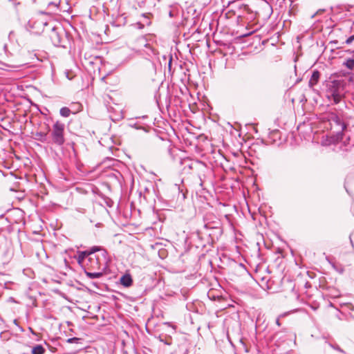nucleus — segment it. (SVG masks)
Segmentation results:
<instances>
[{"label":"nucleus","mask_w":354,"mask_h":354,"mask_svg":"<svg viewBox=\"0 0 354 354\" xmlns=\"http://www.w3.org/2000/svg\"><path fill=\"white\" fill-rule=\"evenodd\" d=\"M249 15H250V17H248V19H250L251 21H252L254 23L259 22V19L261 18L260 12L256 11L254 12H251Z\"/></svg>","instance_id":"nucleus-19"},{"label":"nucleus","mask_w":354,"mask_h":354,"mask_svg":"<svg viewBox=\"0 0 354 354\" xmlns=\"http://www.w3.org/2000/svg\"><path fill=\"white\" fill-rule=\"evenodd\" d=\"M346 131V130H342V129L341 131H337L335 133V134L331 136L333 142L338 143V142L343 141V140L345 138V131Z\"/></svg>","instance_id":"nucleus-15"},{"label":"nucleus","mask_w":354,"mask_h":354,"mask_svg":"<svg viewBox=\"0 0 354 354\" xmlns=\"http://www.w3.org/2000/svg\"><path fill=\"white\" fill-rule=\"evenodd\" d=\"M189 350L187 348H185L183 353V354H188Z\"/></svg>","instance_id":"nucleus-50"},{"label":"nucleus","mask_w":354,"mask_h":354,"mask_svg":"<svg viewBox=\"0 0 354 354\" xmlns=\"http://www.w3.org/2000/svg\"><path fill=\"white\" fill-rule=\"evenodd\" d=\"M65 125L59 121H56L53 125L50 133L52 143L62 147L65 142L64 137Z\"/></svg>","instance_id":"nucleus-4"},{"label":"nucleus","mask_w":354,"mask_h":354,"mask_svg":"<svg viewBox=\"0 0 354 354\" xmlns=\"http://www.w3.org/2000/svg\"><path fill=\"white\" fill-rule=\"evenodd\" d=\"M153 192H154L156 198L158 200V201H160L165 205H167V203L166 202V201L160 196L158 190H156L155 189V187H153Z\"/></svg>","instance_id":"nucleus-29"},{"label":"nucleus","mask_w":354,"mask_h":354,"mask_svg":"<svg viewBox=\"0 0 354 354\" xmlns=\"http://www.w3.org/2000/svg\"><path fill=\"white\" fill-rule=\"evenodd\" d=\"M13 323L19 328V330L21 332H24V329L23 328V327H21L19 324V322L17 321V319H14L13 321Z\"/></svg>","instance_id":"nucleus-40"},{"label":"nucleus","mask_w":354,"mask_h":354,"mask_svg":"<svg viewBox=\"0 0 354 354\" xmlns=\"http://www.w3.org/2000/svg\"><path fill=\"white\" fill-rule=\"evenodd\" d=\"M100 252H101V254L102 256L104 258V259H106V256L108 254V252H107V250L104 248H103L102 247V250H100Z\"/></svg>","instance_id":"nucleus-39"},{"label":"nucleus","mask_w":354,"mask_h":354,"mask_svg":"<svg viewBox=\"0 0 354 354\" xmlns=\"http://www.w3.org/2000/svg\"><path fill=\"white\" fill-rule=\"evenodd\" d=\"M351 141V137L350 136H348L344 138V139L343 140L342 142H343V144L344 146H347L348 145L350 144Z\"/></svg>","instance_id":"nucleus-36"},{"label":"nucleus","mask_w":354,"mask_h":354,"mask_svg":"<svg viewBox=\"0 0 354 354\" xmlns=\"http://www.w3.org/2000/svg\"><path fill=\"white\" fill-rule=\"evenodd\" d=\"M100 250H102V247L98 245H93L85 250L88 256V261L91 263V267L93 268L95 267L97 268H100L99 259L96 256L93 257L92 255Z\"/></svg>","instance_id":"nucleus-7"},{"label":"nucleus","mask_w":354,"mask_h":354,"mask_svg":"<svg viewBox=\"0 0 354 354\" xmlns=\"http://www.w3.org/2000/svg\"><path fill=\"white\" fill-rule=\"evenodd\" d=\"M174 98H175V101L180 100V97H178V96H177V95H176V96L174 97Z\"/></svg>","instance_id":"nucleus-54"},{"label":"nucleus","mask_w":354,"mask_h":354,"mask_svg":"<svg viewBox=\"0 0 354 354\" xmlns=\"http://www.w3.org/2000/svg\"><path fill=\"white\" fill-rule=\"evenodd\" d=\"M344 65L348 69L353 70L354 68V59L353 57L347 58L344 62Z\"/></svg>","instance_id":"nucleus-22"},{"label":"nucleus","mask_w":354,"mask_h":354,"mask_svg":"<svg viewBox=\"0 0 354 354\" xmlns=\"http://www.w3.org/2000/svg\"><path fill=\"white\" fill-rule=\"evenodd\" d=\"M281 132L278 129L272 130L269 132V138L275 142L277 138L280 137Z\"/></svg>","instance_id":"nucleus-21"},{"label":"nucleus","mask_w":354,"mask_h":354,"mask_svg":"<svg viewBox=\"0 0 354 354\" xmlns=\"http://www.w3.org/2000/svg\"><path fill=\"white\" fill-rule=\"evenodd\" d=\"M346 192L350 195L349 191L345 187Z\"/></svg>","instance_id":"nucleus-62"},{"label":"nucleus","mask_w":354,"mask_h":354,"mask_svg":"<svg viewBox=\"0 0 354 354\" xmlns=\"http://www.w3.org/2000/svg\"><path fill=\"white\" fill-rule=\"evenodd\" d=\"M3 217H4V214H1V215H0V218H3Z\"/></svg>","instance_id":"nucleus-61"},{"label":"nucleus","mask_w":354,"mask_h":354,"mask_svg":"<svg viewBox=\"0 0 354 354\" xmlns=\"http://www.w3.org/2000/svg\"><path fill=\"white\" fill-rule=\"evenodd\" d=\"M168 8H169L168 15H169V18H171V19L176 18L179 15L180 6L179 5L178 3L175 2L171 4H169L168 6Z\"/></svg>","instance_id":"nucleus-9"},{"label":"nucleus","mask_w":354,"mask_h":354,"mask_svg":"<svg viewBox=\"0 0 354 354\" xmlns=\"http://www.w3.org/2000/svg\"><path fill=\"white\" fill-rule=\"evenodd\" d=\"M188 22V18L187 17H185L183 15V19L180 22H174L173 23V25L177 28H179L180 27H183V26H185L187 25Z\"/></svg>","instance_id":"nucleus-25"},{"label":"nucleus","mask_w":354,"mask_h":354,"mask_svg":"<svg viewBox=\"0 0 354 354\" xmlns=\"http://www.w3.org/2000/svg\"><path fill=\"white\" fill-rule=\"evenodd\" d=\"M109 177H113L115 178L119 183H121V179L122 178V175L118 171H112L109 174Z\"/></svg>","instance_id":"nucleus-24"},{"label":"nucleus","mask_w":354,"mask_h":354,"mask_svg":"<svg viewBox=\"0 0 354 354\" xmlns=\"http://www.w3.org/2000/svg\"><path fill=\"white\" fill-rule=\"evenodd\" d=\"M203 230H212L214 239H220L223 234L222 223L214 214L207 213L203 216Z\"/></svg>","instance_id":"nucleus-2"},{"label":"nucleus","mask_w":354,"mask_h":354,"mask_svg":"<svg viewBox=\"0 0 354 354\" xmlns=\"http://www.w3.org/2000/svg\"><path fill=\"white\" fill-rule=\"evenodd\" d=\"M28 330H30V332L33 335L38 336V333H37L36 331H35V330L32 329V328L29 327V328H28Z\"/></svg>","instance_id":"nucleus-42"},{"label":"nucleus","mask_w":354,"mask_h":354,"mask_svg":"<svg viewBox=\"0 0 354 354\" xmlns=\"http://www.w3.org/2000/svg\"><path fill=\"white\" fill-rule=\"evenodd\" d=\"M129 127H132V128H134L137 130H143L146 132H147L148 131L146 129L145 127L141 126L140 124H138L137 122H134V123H129Z\"/></svg>","instance_id":"nucleus-28"},{"label":"nucleus","mask_w":354,"mask_h":354,"mask_svg":"<svg viewBox=\"0 0 354 354\" xmlns=\"http://www.w3.org/2000/svg\"><path fill=\"white\" fill-rule=\"evenodd\" d=\"M183 196L184 198H185L187 197L185 194H183Z\"/></svg>","instance_id":"nucleus-63"},{"label":"nucleus","mask_w":354,"mask_h":354,"mask_svg":"<svg viewBox=\"0 0 354 354\" xmlns=\"http://www.w3.org/2000/svg\"><path fill=\"white\" fill-rule=\"evenodd\" d=\"M350 241H351V243L352 246H353V241H352L351 237H350Z\"/></svg>","instance_id":"nucleus-58"},{"label":"nucleus","mask_w":354,"mask_h":354,"mask_svg":"<svg viewBox=\"0 0 354 354\" xmlns=\"http://www.w3.org/2000/svg\"><path fill=\"white\" fill-rule=\"evenodd\" d=\"M167 55H162V59H163L164 60H166V59H167Z\"/></svg>","instance_id":"nucleus-55"},{"label":"nucleus","mask_w":354,"mask_h":354,"mask_svg":"<svg viewBox=\"0 0 354 354\" xmlns=\"http://www.w3.org/2000/svg\"><path fill=\"white\" fill-rule=\"evenodd\" d=\"M330 120L334 122L337 125L341 126L342 130H346L348 124L344 122L339 116L335 113H331Z\"/></svg>","instance_id":"nucleus-11"},{"label":"nucleus","mask_w":354,"mask_h":354,"mask_svg":"<svg viewBox=\"0 0 354 354\" xmlns=\"http://www.w3.org/2000/svg\"><path fill=\"white\" fill-rule=\"evenodd\" d=\"M3 50H4V52H5L6 53H7V51H8V45H7L6 44H5L3 45Z\"/></svg>","instance_id":"nucleus-48"},{"label":"nucleus","mask_w":354,"mask_h":354,"mask_svg":"<svg viewBox=\"0 0 354 354\" xmlns=\"http://www.w3.org/2000/svg\"><path fill=\"white\" fill-rule=\"evenodd\" d=\"M97 194L102 198H106V197L105 196V195H104L102 193H101L99 190H98V193H97Z\"/></svg>","instance_id":"nucleus-45"},{"label":"nucleus","mask_w":354,"mask_h":354,"mask_svg":"<svg viewBox=\"0 0 354 354\" xmlns=\"http://www.w3.org/2000/svg\"><path fill=\"white\" fill-rule=\"evenodd\" d=\"M354 41V35L349 36L343 44H351Z\"/></svg>","instance_id":"nucleus-34"},{"label":"nucleus","mask_w":354,"mask_h":354,"mask_svg":"<svg viewBox=\"0 0 354 354\" xmlns=\"http://www.w3.org/2000/svg\"><path fill=\"white\" fill-rule=\"evenodd\" d=\"M142 17L144 18H146L148 19V21H147V25L149 26L151 25V22L150 21V19L153 17V15L151 12H145L142 14Z\"/></svg>","instance_id":"nucleus-31"},{"label":"nucleus","mask_w":354,"mask_h":354,"mask_svg":"<svg viewBox=\"0 0 354 354\" xmlns=\"http://www.w3.org/2000/svg\"><path fill=\"white\" fill-rule=\"evenodd\" d=\"M214 233L212 230H197L196 232V235L197 239L201 241V243L196 245V248H205L206 245H209L213 246V245L219 239H214L213 235H210V234Z\"/></svg>","instance_id":"nucleus-5"},{"label":"nucleus","mask_w":354,"mask_h":354,"mask_svg":"<svg viewBox=\"0 0 354 354\" xmlns=\"http://www.w3.org/2000/svg\"><path fill=\"white\" fill-rule=\"evenodd\" d=\"M75 258L77 259L78 265L80 266L82 269L86 268V266L84 264V261L86 258L88 259V256L85 250L77 251V257H75Z\"/></svg>","instance_id":"nucleus-12"},{"label":"nucleus","mask_w":354,"mask_h":354,"mask_svg":"<svg viewBox=\"0 0 354 354\" xmlns=\"http://www.w3.org/2000/svg\"><path fill=\"white\" fill-rule=\"evenodd\" d=\"M13 253L11 251V243L8 241L0 245V261L3 265L8 264L12 258Z\"/></svg>","instance_id":"nucleus-6"},{"label":"nucleus","mask_w":354,"mask_h":354,"mask_svg":"<svg viewBox=\"0 0 354 354\" xmlns=\"http://www.w3.org/2000/svg\"><path fill=\"white\" fill-rule=\"evenodd\" d=\"M71 113V110L67 106H63L59 110L60 115L64 118L69 117Z\"/></svg>","instance_id":"nucleus-20"},{"label":"nucleus","mask_w":354,"mask_h":354,"mask_svg":"<svg viewBox=\"0 0 354 354\" xmlns=\"http://www.w3.org/2000/svg\"><path fill=\"white\" fill-rule=\"evenodd\" d=\"M14 35H15L14 31H10V32H9V35H8V39H9V40H10V41H12V37L14 36Z\"/></svg>","instance_id":"nucleus-44"},{"label":"nucleus","mask_w":354,"mask_h":354,"mask_svg":"<svg viewBox=\"0 0 354 354\" xmlns=\"http://www.w3.org/2000/svg\"><path fill=\"white\" fill-rule=\"evenodd\" d=\"M199 179H200V185L203 186V181H202L201 177L200 176H199Z\"/></svg>","instance_id":"nucleus-53"},{"label":"nucleus","mask_w":354,"mask_h":354,"mask_svg":"<svg viewBox=\"0 0 354 354\" xmlns=\"http://www.w3.org/2000/svg\"><path fill=\"white\" fill-rule=\"evenodd\" d=\"M120 283L124 288H129L133 285V278L131 274L129 272H126L123 274L120 279Z\"/></svg>","instance_id":"nucleus-8"},{"label":"nucleus","mask_w":354,"mask_h":354,"mask_svg":"<svg viewBox=\"0 0 354 354\" xmlns=\"http://www.w3.org/2000/svg\"><path fill=\"white\" fill-rule=\"evenodd\" d=\"M10 299L11 301H12L13 302H16V301H15V299H14L13 297H10Z\"/></svg>","instance_id":"nucleus-57"},{"label":"nucleus","mask_w":354,"mask_h":354,"mask_svg":"<svg viewBox=\"0 0 354 354\" xmlns=\"http://www.w3.org/2000/svg\"><path fill=\"white\" fill-rule=\"evenodd\" d=\"M227 339H228V341H229V342L230 343V344H231L233 347H234V344H233L232 341L230 339V338L229 335H227Z\"/></svg>","instance_id":"nucleus-49"},{"label":"nucleus","mask_w":354,"mask_h":354,"mask_svg":"<svg viewBox=\"0 0 354 354\" xmlns=\"http://www.w3.org/2000/svg\"><path fill=\"white\" fill-rule=\"evenodd\" d=\"M59 3H56L53 2V1H50V2L48 3V7L54 6V7H55V8H57L58 9L59 8Z\"/></svg>","instance_id":"nucleus-41"},{"label":"nucleus","mask_w":354,"mask_h":354,"mask_svg":"<svg viewBox=\"0 0 354 354\" xmlns=\"http://www.w3.org/2000/svg\"><path fill=\"white\" fill-rule=\"evenodd\" d=\"M192 10L193 11V13H192L193 17L192 19V22L191 24V28L196 26V24H198V22L199 21V16H198V14H197V12H196V9L189 8V10L187 11V12L189 13Z\"/></svg>","instance_id":"nucleus-18"},{"label":"nucleus","mask_w":354,"mask_h":354,"mask_svg":"<svg viewBox=\"0 0 354 354\" xmlns=\"http://www.w3.org/2000/svg\"><path fill=\"white\" fill-rule=\"evenodd\" d=\"M54 292L57 294V295H59V296H61L62 297H63L64 299L67 298V297L65 295V293H64L63 292H62L61 290H59L58 289L54 290Z\"/></svg>","instance_id":"nucleus-37"},{"label":"nucleus","mask_w":354,"mask_h":354,"mask_svg":"<svg viewBox=\"0 0 354 354\" xmlns=\"http://www.w3.org/2000/svg\"><path fill=\"white\" fill-rule=\"evenodd\" d=\"M279 317L276 319L275 323L278 326H281V324L279 320Z\"/></svg>","instance_id":"nucleus-46"},{"label":"nucleus","mask_w":354,"mask_h":354,"mask_svg":"<svg viewBox=\"0 0 354 354\" xmlns=\"http://www.w3.org/2000/svg\"><path fill=\"white\" fill-rule=\"evenodd\" d=\"M83 270L86 276L90 279H100L104 275L102 272H88L86 268H84Z\"/></svg>","instance_id":"nucleus-16"},{"label":"nucleus","mask_w":354,"mask_h":354,"mask_svg":"<svg viewBox=\"0 0 354 354\" xmlns=\"http://www.w3.org/2000/svg\"><path fill=\"white\" fill-rule=\"evenodd\" d=\"M1 231L2 230L0 229V245L3 244L5 242L8 241L6 236L1 235Z\"/></svg>","instance_id":"nucleus-35"},{"label":"nucleus","mask_w":354,"mask_h":354,"mask_svg":"<svg viewBox=\"0 0 354 354\" xmlns=\"http://www.w3.org/2000/svg\"><path fill=\"white\" fill-rule=\"evenodd\" d=\"M46 348L42 344H36L32 347L31 354H44Z\"/></svg>","instance_id":"nucleus-17"},{"label":"nucleus","mask_w":354,"mask_h":354,"mask_svg":"<svg viewBox=\"0 0 354 354\" xmlns=\"http://www.w3.org/2000/svg\"><path fill=\"white\" fill-rule=\"evenodd\" d=\"M100 225V223H97L96 224V226H97V227H98Z\"/></svg>","instance_id":"nucleus-64"},{"label":"nucleus","mask_w":354,"mask_h":354,"mask_svg":"<svg viewBox=\"0 0 354 354\" xmlns=\"http://www.w3.org/2000/svg\"><path fill=\"white\" fill-rule=\"evenodd\" d=\"M118 299V298L117 297V296H115V295H112V299H113V301H116Z\"/></svg>","instance_id":"nucleus-51"},{"label":"nucleus","mask_w":354,"mask_h":354,"mask_svg":"<svg viewBox=\"0 0 354 354\" xmlns=\"http://www.w3.org/2000/svg\"><path fill=\"white\" fill-rule=\"evenodd\" d=\"M33 139L42 143L48 142V137L46 133L37 131L33 136Z\"/></svg>","instance_id":"nucleus-13"},{"label":"nucleus","mask_w":354,"mask_h":354,"mask_svg":"<svg viewBox=\"0 0 354 354\" xmlns=\"http://www.w3.org/2000/svg\"><path fill=\"white\" fill-rule=\"evenodd\" d=\"M50 39L56 47L66 48L71 44L72 39L70 32L65 30L62 26H54L50 33Z\"/></svg>","instance_id":"nucleus-1"},{"label":"nucleus","mask_w":354,"mask_h":354,"mask_svg":"<svg viewBox=\"0 0 354 354\" xmlns=\"http://www.w3.org/2000/svg\"><path fill=\"white\" fill-rule=\"evenodd\" d=\"M346 87V82L343 79H333L327 84L328 96L332 99L335 104H338L342 97V91Z\"/></svg>","instance_id":"nucleus-3"},{"label":"nucleus","mask_w":354,"mask_h":354,"mask_svg":"<svg viewBox=\"0 0 354 354\" xmlns=\"http://www.w3.org/2000/svg\"><path fill=\"white\" fill-rule=\"evenodd\" d=\"M253 32L254 31H252V32H250L248 33H245V34L241 35L239 37H236V39L241 40L243 37H248V36H250L253 33Z\"/></svg>","instance_id":"nucleus-38"},{"label":"nucleus","mask_w":354,"mask_h":354,"mask_svg":"<svg viewBox=\"0 0 354 354\" xmlns=\"http://www.w3.org/2000/svg\"><path fill=\"white\" fill-rule=\"evenodd\" d=\"M169 61H168V71L170 73L171 71V67H172V62H173V55L171 53H169Z\"/></svg>","instance_id":"nucleus-32"},{"label":"nucleus","mask_w":354,"mask_h":354,"mask_svg":"<svg viewBox=\"0 0 354 354\" xmlns=\"http://www.w3.org/2000/svg\"><path fill=\"white\" fill-rule=\"evenodd\" d=\"M264 10H265L266 14L263 18H264V19H266L270 17V15L272 12V6L266 2V8H264Z\"/></svg>","instance_id":"nucleus-26"},{"label":"nucleus","mask_w":354,"mask_h":354,"mask_svg":"<svg viewBox=\"0 0 354 354\" xmlns=\"http://www.w3.org/2000/svg\"><path fill=\"white\" fill-rule=\"evenodd\" d=\"M324 9H323V10H319L317 11V12H324Z\"/></svg>","instance_id":"nucleus-60"},{"label":"nucleus","mask_w":354,"mask_h":354,"mask_svg":"<svg viewBox=\"0 0 354 354\" xmlns=\"http://www.w3.org/2000/svg\"><path fill=\"white\" fill-rule=\"evenodd\" d=\"M239 341H240V342H241V344H243L244 345V343H243V339H242L241 338L239 339Z\"/></svg>","instance_id":"nucleus-59"},{"label":"nucleus","mask_w":354,"mask_h":354,"mask_svg":"<svg viewBox=\"0 0 354 354\" xmlns=\"http://www.w3.org/2000/svg\"><path fill=\"white\" fill-rule=\"evenodd\" d=\"M348 81H349V82H353V76H350V77H348Z\"/></svg>","instance_id":"nucleus-52"},{"label":"nucleus","mask_w":354,"mask_h":354,"mask_svg":"<svg viewBox=\"0 0 354 354\" xmlns=\"http://www.w3.org/2000/svg\"><path fill=\"white\" fill-rule=\"evenodd\" d=\"M160 341L163 342L166 345H171V337H166L165 339H162L160 337Z\"/></svg>","instance_id":"nucleus-33"},{"label":"nucleus","mask_w":354,"mask_h":354,"mask_svg":"<svg viewBox=\"0 0 354 354\" xmlns=\"http://www.w3.org/2000/svg\"><path fill=\"white\" fill-rule=\"evenodd\" d=\"M145 47L148 49L147 54L149 55H153L154 56H158L159 55V52L156 48L152 47L150 44H147L145 45Z\"/></svg>","instance_id":"nucleus-23"},{"label":"nucleus","mask_w":354,"mask_h":354,"mask_svg":"<svg viewBox=\"0 0 354 354\" xmlns=\"http://www.w3.org/2000/svg\"><path fill=\"white\" fill-rule=\"evenodd\" d=\"M92 286H95V288L100 289V283L98 282L93 281L91 283Z\"/></svg>","instance_id":"nucleus-43"},{"label":"nucleus","mask_w":354,"mask_h":354,"mask_svg":"<svg viewBox=\"0 0 354 354\" xmlns=\"http://www.w3.org/2000/svg\"><path fill=\"white\" fill-rule=\"evenodd\" d=\"M140 118H142V119H145V118H148V116L145 115H142V117H140Z\"/></svg>","instance_id":"nucleus-56"},{"label":"nucleus","mask_w":354,"mask_h":354,"mask_svg":"<svg viewBox=\"0 0 354 354\" xmlns=\"http://www.w3.org/2000/svg\"><path fill=\"white\" fill-rule=\"evenodd\" d=\"M321 73L317 70L315 69L311 74L310 79L308 82V86L310 88H313L314 86H315L320 78Z\"/></svg>","instance_id":"nucleus-10"},{"label":"nucleus","mask_w":354,"mask_h":354,"mask_svg":"<svg viewBox=\"0 0 354 354\" xmlns=\"http://www.w3.org/2000/svg\"><path fill=\"white\" fill-rule=\"evenodd\" d=\"M137 25L138 26V28H139L140 29H141V28H144V25H143L141 22H138V23H137Z\"/></svg>","instance_id":"nucleus-47"},{"label":"nucleus","mask_w":354,"mask_h":354,"mask_svg":"<svg viewBox=\"0 0 354 354\" xmlns=\"http://www.w3.org/2000/svg\"><path fill=\"white\" fill-rule=\"evenodd\" d=\"M328 345L330 347L333 348L334 350L341 353H345L344 350H343L338 344H332L330 342H328Z\"/></svg>","instance_id":"nucleus-27"},{"label":"nucleus","mask_w":354,"mask_h":354,"mask_svg":"<svg viewBox=\"0 0 354 354\" xmlns=\"http://www.w3.org/2000/svg\"><path fill=\"white\" fill-rule=\"evenodd\" d=\"M81 340H82L81 338L76 337H73L68 338L66 340V342L69 343V344H78V343L80 342Z\"/></svg>","instance_id":"nucleus-30"},{"label":"nucleus","mask_w":354,"mask_h":354,"mask_svg":"<svg viewBox=\"0 0 354 354\" xmlns=\"http://www.w3.org/2000/svg\"><path fill=\"white\" fill-rule=\"evenodd\" d=\"M326 259L331 265V266L335 271H337L339 274H342L344 272V268L342 266V265L333 261L329 257H326Z\"/></svg>","instance_id":"nucleus-14"}]
</instances>
